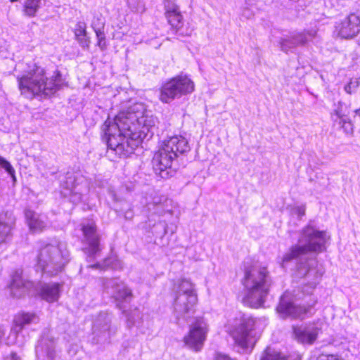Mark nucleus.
<instances>
[{"label": "nucleus", "instance_id": "21", "mask_svg": "<svg viewBox=\"0 0 360 360\" xmlns=\"http://www.w3.org/2000/svg\"><path fill=\"white\" fill-rule=\"evenodd\" d=\"M30 229L32 232H41L49 226L47 217L31 210L25 212Z\"/></svg>", "mask_w": 360, "mask_h": 360}, {"label": "nucleus", "instance_id": "12", "mask_svg": "<svg viewBox=\"0 0 360 360\" xmlns=\"http://www.w3.org/2000/svg\"><path fill=\"white\" fill-rule=\"evenodd\" d=\"M309 311V307L295 305L292 301L291 295L285 292L281 297L280 302L277 307V311L283 319L292 318L302 319L304 315Z\"/></svg>", "mask_w": 360, "mask_h": 360}, {"label": "nucleus", "instance_id": "17", "mask_svg": "<svg viewBox=\"0 0 360 360\" xmlns=\"http://www.w3.org/2000/svg\"><path fill=\"white\" fill-rule=\"evenodd\" d=\"M316 262L314 259H307L304 263L297 264V275L300 277H306L311 288H315L321 277V273L315 269L314 266Z\"/></svg>", "mask_w": 360, "mask_h": 360}, {"label": "nucleus", "instance_id": "24", "mask_svg": "<svg viewBox=\"0 0 360 360\" xmlns=\"http://www.w3.org/2000/svg\"><path fill=\"white\" fill-rule=\"evenodd\" d=\"M60 285L58 283H44L39 290V296L48 302L57 301L60 296Z\"/></svg>", "mask_w": 360, "mask_h": 360}, {"label": "nucleus", "instance_id": "23", "mask_svg": "<svg viewBox=\"0 0 360 360\" xmlns=\"http://www.w3.org/2000/svg\"><path fill=\"white\" fill-rule=\"evenodd\" d=\"M38 359H48L52 360L56 357L55 342L53 339L43 338L36 347Z\"/></svg>", "mask_w": 360, "mask_h": 360}, {"label": "nucleus", "instance_id": "8", "mask_svg": "<svg viewBox=\"0 0 360 360\" xmlns=\"http://www.w3.org/2000/svg\"><path fill=\"white\" fill-rule=\"evenodd\" d=\"M197 301V294L193 284L188 280L182 279L178 285L174 303V313L176 319H187L193 311Z\"/></svg>", "mask_w": 360, "mask_h": 360}, {"label": "nucleus", "instance_id": "7", "mask_svg": "<svg viewBox=\"0 0 360 360\" xmlns=\"http://www.w3.org/2000/svg\"><path fill=\"white\" fill-rule=\"evenodd\" d=\"M257 323V319L245 314H240L236 319L231 335L243 352H248L255 343L253 332Z\"/></svg>", "mask_w": 360, "mask_h": 360}, {"label": "nucleus", "instance_id": "5", "mask_svg": "<svg viewBox=\"0 0 360 360\" xmlns=\"http://www.w3.org/2000/svg\"><path fill=\"white\" fill-rule=\"evenodd\" d=\"M188 141L181 136H174L163 142L162 146L155 153L152 165L156 174L162 178L169 176L173 160L179 154L189 151Z\"/></svg>", "mask_w": 360, "mask_h": 360}, {"label": "nucleus", "instance_id": "30", "mask_svg": "<svg viewBox=\"0 0 360 360\" xmlns=\"http://www.w3.org/2000/svg\"><path fill=\"white\" fill-rule=\"evenodd\" d=\"M349 114L348 107L342 102L339 101L337 108L334 110V115L336 116V118H334V120L345 119L348 117Z\"/></svg>", "mask_w": 360, "mask_h": 360}, {"label": "nucleus", "instance_id": "35", "mask_svg": "<svg viewBox=\"0 0 360 360\" xmlns=\"http://www.w3.org/2000/svg\"><path fill=\"white\" fill-rule=\"evenodd\" d=\"M359 86V82L357 79H352L345 86V91L347 94H351L356 90Z\"/></svg>", "mask_w": 360, "mask_h": 360}, {"label": "nucleus", "instance_id": "13", "mask_svg": "<svg viewBox=\"0 0 360 360\" xmlns=\"http://www.w3.org/2000/svg\"><path fill=\"white\" fill-rule=\"evenodd\" d=\"M335 31L338 35L342 39H352L360 32V16L352 13L336 22Z\"/></svg>", "mask_w": 360, "mask_h": 360}, {"label": "nucleus", "instance_id": "25", "mask_svg": "<svg viewBox=\"0 0 360 360\" xmlns=\"http://www.w3.org/2000/svg\"><path fill=\"white\" fill-rule=\"evenodd\" d=\"M74 32L79 45L83 48L88 47L90 41L86 34V23L84 22H77L75 27Z\"/></svg>", "mask_w": 360, "mask_h": 360}, {"label": "nucleus", "instance_id": "3", "mask_svg": "<svg viewBox=\"0 0 360 360\" xmlns=\"http://www.w3.org/2000/svg\"><path fill=\"white\" fill-rule=\"evenodd\" d=\"M245 276L243 284L245 295L243 302L252 308H259L263 305L269 294L272 281L266 266L258 262L245 263Z\"/></svg>", "mask_w": 360, "mask_h": 360}, {"label": "nucleus", "instance_id": "26", "mask_svg": "<svg viewBox=\"0 0 360 360\" xmlns=\"http://www.w3.org/2000/svg\"><path fill=\"white\" fill-rule=\"evenodd\" d=\"M41 0H25L23 6V13L28 17L35 16L41 7Z\"/></svg>", "mask_w": 360, "mask_h": 360}, {"label": "nucleus", "instance_id": "2", "mask_svg": "<svg viewBox=\"0 0 360 360\" xmlns=\"http://www.w3.org/2000/svg\"><path fill=\"white\" fill-rule=\"evenodd\" d=\"M18 87L21 94L32 99L36 96L47 97L54 94L63 85L61 75L57 72L50 79L46 76L45 70L32 63L21 77H18Z\"/></svg>", "mask_w": 360, "mask_h": 360}, {"label": "nucleus", "instance_id": "15", "mask_svg": "<svg viewBox=\"0 0 360 360\" xmlns=\"http://www.w3.org/2000/svg\"><path fill=\"white\" fill-rule=\"evenodd\" d=\"M103 286L105 292L117 301H125L132 297L131 290L118 278H103Z\"/></svg>", "mask_w": 360, "mask_h": 360}, {"label": "nucleus", "instance_id": "44", "mask_svg": "<svg viewBox=\"0 0 360 360\" xmlns=\"http://www.w3.org/2000/svg\"><path fill=\"white\" fill-rule=\"evenodd\" d=\"M78 200H81V195H80L78 196Z\"/></svg>", "mask_w": 360, "mask_h": 360}, {"label": "nucleus", "instance_id": "37", "mask_svg": "<svg viewBox=\"0 0 360 360\" xmlns=\"http://www.w3.org/2000/svg\"><path fill=\"white\" fill-rule=\"evenodd\" d=\"M305 205L297 206L292 209V214L297 215L299 219H301L305 214Z\"/></svg>", "mask_w": 360, "mask_h": 360}, {"label": "nucleus", "instance_id": "20", "mask_svg": "<svg viewBox=\"0 0 360 360\" xmlns=\"http://www.w3.org/2000/svg\"><path fill=\"white\" fill-rule=\"evenodd\" d=\"M165 16L168 22L176 32H179L184 25L183 17L179 6L174 3L167 1L165 4Z\"/></svg>", "mask_w": 360, "mask_h": 360}, {"label": "nucleus", "instance_id": "29", "mask_svg": "<svg viewBox=\"0 0 360 360\" xmlns=\"http://www.w3.org/2000/svg\"><path fill=\"white\" fill-rule=\"evenodd\" d=\"M260 360H285L281 353L270 347H267Z\"/></svg>", "mask_w": 360, "mask_h": 360}, {"label": "nucleus", "instance_id": "11", "mask_svg": "<svg viewBox=\"0 0 360 360\" xmlns=\"http://www.w3.org/2000/svg\"><path fill=\"white\" fill-rule=\"evenodd\" d=\"M207 333L206 323L197 319L191 325L188 333L184 338L185 345L195 352L200 351L204 345Z\"/></svg>", "mask_w": 360, "mask_h": 360}, {"label": "nucleus", "instance_id": "32", "mask_svg": "<svg viewBox=\"0 0 360 360\" xmlns=\"http://www.w3.org/2000/svg\"><path fill=\"white\" fill-rule=\"evenodd\" d=\"M0 166L4 168L12 177L13 181H16L15 176V169L4 158L0 156Z\"/></svg>", "mask_w": 360, "mask_h": 360}, {"label": "nucleus", "instance_id": "43", "mask_svg": "<svg viewBox=\"0 0 360 360\" xmlns=\"http://www.w3.org/2000/svg\"><path fill=\"white\" fill-rule=\"evenodd\" d=\"M221 360H231L230 357H229L228 356L226 355H223L221 356Z\"/></svg>", "mask_w": 360, "mask_h": 360}, {"label": "nucleus", "instance_id": "38", "mask_svg": "<svg viewBox=\"0 0 360 360\" xmlns=\"http://www.w3.org/2000/svg\"><path fill=\"white\" fill-rule=\"evenodd\" d=\"M66 179H67V180L64 183L65 184V186L63 184V186H65L66 188V189H68L70 192H72L73 191V189H74L73 183H74V181H75V178L73 176H69Z\"/></svg>", "mask_w": 360, "mask_h": 360}, {"label": "nucleus", "instance_id": "1", "mask_svg": "<svg viewBox=\"0 0 360 360\" xmlns=\"http://www.w3.org/2000/svg\"><path fill=\"white\" fill-rule=\"evenodd\" d=\"M157 119L142 105H136L129 110L120 112L113 120L108 118L102 127L103 139L108 148L120 157H128L134 153L148 134L154 133Z\"/></svg>", "mask_w": 360, "mask_h": 360}, {"label": "nucleus", "instance_id": "19", "mask_svg": "<svg viewBox=\"0 0 360 360\" xmlns=\"http://www.w3.org/2000/svg\"><path fill=\"white\" fill-rule=\"evenodd\" d=\"M32 287L33 283L32 282L23 278L21 270H17L13 273L10 285L11 293L13 297H21Z\"/></svg>", "mask_w": 360, "mask_h": 360}, {"label": "nucleus", "instance_id": "41", "mask_svg": "<svg viewBox=\"0 0 360 360\" xmlns=\"http://www.w3.org/2000/svg\"><path fill=\"white\" fill-rule=\"evenodd\" d=\"M11 360H18L19 359H20V356H18L16 352H11Z\"/></svg>", "mask_w": 360, "mask_h": 360}, {"label": "nucleus", "instance_id": "14", "mask_svg": "<svg viewBox=\"0 0 360 360\" xmlns=\"http://www.w3.org/2000/svg\"><path fill=\"white\" fill-rule=\"evenodd\" d=\"M316 34L314 30H304L303 32H294L287 37L281 39L280 45L283 51L288 53L292 51L298 46H304Z\"/></svg>", "mask_w": 360, "mask_h": 360}, {"label": "nucleus", "instance_id": "16", "mask_svg": "<svg viewBox=\"0 0 360 360\" xmlns=\"http://www.w3.org/2000/svg\"><path fill=\"white\" fill-rule=\"evenodd\" d=\"M82 232L84 235V243L88 247L86 248L89 257H94L100 251V236L96 231V226L94 223L83 225Z\"/></svg>", "mask_w": 360, "mask_h": 360}, {"label": "nucleus", "instance_id": "9", "mask_svg": "<svg viewBox=\"0 0 360 360\" xmlns=\"http://www.w3.org/2000/svg\"><path fill=\"white\" fill-rule=\"evenodd\" d=\"M194 90V83L186 76H177L164 84L160 89V100L165 103L181 96L191 94Z\"/></svg>", "mask_w": 360, "mask_h": 360}, {"label": "nucleus", "instance_id": "31", "mask_svg": "<svg viewBox=\"0 0 360 360\" xmlns=\"http://www.w3.org/2000/svg\"><path fill=\"white\" fill-rule=\"evenodd\" d=\"M334 122L338 123L340 128L347 134H352L353 133V124L349 117L341 120H334Z\"/></svg>", "mask_w": 360, "mask_h": 360}, {"label": "nucleus", "instance_id": "22", "mask_svg": "<svg viewBox=\"0 0 360 360\" xmlns=\"http://www.w3.org/2000/svg\"><path fill=\"white\" fill-rule=\"evenodd\" d=\"M38 321V316L34 313H18L14 317L11 333L17 335L21 332L25 326L32 323H37Z\"/></svg>", "mask_w": 360, "mask_h": 360}, {"label": "nucleus", "instance_id": "18", "mask_svg": "<svg viewBox=\"0 0 360 360\" xmlns=\"http://www.w3.org/2000/svg\"><path fill=\"white\" fill-rule=\"evenodd\" d=\"M292 329L298 342L309 345H312L316 341L319 330L314 324L295 326Z\"/></svg>", "mask_w": 360, "mask_h": 360}, {"label": "nucleus", "instance_id": "27", "mask_svg": "<svg viewBox=\"0 0 360 360\" xmlns=\"http://www.w3.org/2000/svg\"><path fill=\"white\" fill-rule=\"evenodd\" d=\"M127 318V326L129 328L139 323L142 319V314L137 308L125 312Z\"/></svg>", "mask_w": 360, "mask_h": 360}, {"label": "nucleus", "instance_id": "40", "mask_svg": "<svg viewBox=\"0 0 360 360\" xmlns=\"http://www.w3.org/2000/svg\"><path fill=\"white\" fill-rule=\"evenodd\" d=\"M5 335V329L3 326L0 325V344L1 343L2 338Z\"/></svg>", "mask_w": 360, "mask_h": 360}, {"label": "nucleus", "instance_id": "10", "mask_svg": "<svg viewBox=\"0 0 360 360\" xmlns=\"http://www.w3.org/2000/svg\"><path fill=\"white\" fill-rule=\"evenodd\" d=\"M112 316L108 312H101L94 321L91 342L95 345H104L110 342L116 329L111 326Z\"/></svg>", "mask_w": 360, "mask_h": 360}, {"label": "nucleus", "instance_id": "36", "mask_svg": "<svg viewBox=\"0 0 360 360\" xmlns=\"http://www.w3.org/2000/svg\"><path fill=\"white\" fill-rule=\"evenodd\" d=\"M96 37L98 39V46L101 49H104L105 47V33L103 31H98V32H95Z\"/></svg>", "mask_w": 360, "mask_h": 360}, {"label": "nucleus", "instance_id": "42", "mask_svg": "<svg viewBox=\"0 0 360 360\" xmlns=\"http://www.w3.org/2000/svg\"><path fill=\"white\" fill-rule=\"evenodd\" d=\"M124 217L126 219H131L133 217V214L131 210H128L125 212Z\"/></svg>", "mask_w": 360, "mask_h": 360}, {"label": "nucleus", "instance_id": "6", "mask_svg": "<svg viewBox=\"0 0 360 360\" xmlns=\"http://www.w3.org/2000/svg\"><path fill=\"white\" fill-rule=\"evenodd\" d=\"M69 252L61 243L43 246L37 255V266L44 274L53 276L60 273L69 262Z\"/></svg>", "mask_w": 360, "mask_h": 360}, {"label": "nucleus", "instance_id": "34", "mask_svg": "<svg viewBox=\"0 0 360 360\" xmlns=\"http://www.w3.org/2000/svg\"><path fill=\"white\" fill-rule=\"evenodd\" d=\"M105 22L101 16L95 17L92 21L91 27L95 32L103 31L104 29Z\"/></svg>", "mask_w": 360, "mask_h": 360}, {"label": "nucleus", "instance_id": "4", "mask_svg": "<svg viewBox=\"0 0 360 360\" xmlns=\"http://www.w3.org/2000/svg\"><path fill=\"white\" fill-rule=\"evenodd\" d=\"M330 236L324 231H319L312 225L304 226L300 235L298 245L292 246L283 258V265L293 259H307L309 252H322L326 250V243Z\"/></svg>", "mask_w": 360, "mask_h": 360}, {"label": "nucleus", "instance_id": "39", "mask_svg": "<svg viewBox=\"0 0 360 360\" xmlns=\"http://www.w3.org/2000/svg\"><path fill=\"white\" fill-rule=\"evenodd\" d=\"M107 262H108L107 260L104 261L103 263L97 262L96 264L90 265L89 267L93 268V269H104L109 264Z\"/></svg>", "mask_w": 360, "mask_h": 360}, {"label": "nucleus", "instance_id": "33", "mask_svg": "<svg viewBox=\"0 0 360 360\" xmlns=\"http://www.w3.org/2000/svg\"><path fill=\"white\" fill-rule=\"evenodd\" d=\"M129 5L131 9L136 13H143L145 7L141 0H129Z\"/></svg>", "mask_w": 360, "mask_h": 360}, {"label": "nucleus", "instance_id": "28", "mask_svg": "<svg viewBox=\"0 0 360 360\" xmlns=\"http://www.w3.org/2000/svg\"><path fill=\"white\" fill-rule=\"evenodd\" d=\"M12 226L0 219V245L6 243L11 237Z\"/></svg>", "mask_w": 360, "mask_h": 360}, {"label": "nucleus", "instance_id": "45", "mask_svg": "<svg viewBox=\"0 0 360 360\" xmlns=\"http://www.w3.org/2000/svg\"><path fill=\"white\" fill-rule=\"evenodd\" d=\"M11 2L16 1L17 0H10Z\"/></svg>", "mask_w": 360, "mask_h": 360}]
</instances>
